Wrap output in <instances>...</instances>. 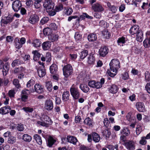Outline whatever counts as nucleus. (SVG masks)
Returning a JSON list of instances; mask_svg holds the SVG:
<instances>
[{
  "label": "nucleus",
  "mask_w": 150,
  "mask_h": 150,
  "mask_svg": "<svg viewBox=\"0 0 150 150\" xmlns=\"http://www.w3.org/2000/svg\"><path fill=\"white\" fill-rule=\"evenodd\" d=\"M22 63V62L18 59H16L13 61L11 64L12 66L14 67L16 66H17Z\"/></svg>",
  "instance_id": "ea45409f"
},
{
  "label": "nucleus",
  "mask_w": 150,
  "mask_h": 150,
  "mask_svg": "<svg viewBox=\"0 0 150 150\" xmlns=\"http://www.w3.org/2000/svg\"><path fill=\"white\" fill-rule=\"evenodd\" d=\"M35 91L37 93L41 94L44 92V87L41 85L37 83L34 86Z\"/></svg>",
  "instance_id": "f8f14e48"
},
{
  "label": "nucleus",
  "mask_w": 150,
  "mask_h": 150,
  "mask_svg": "<svg viewBox=\"0 0 150 150\" xmlns=\"http://www.w3.org/2000/svg\"><path fill=\"white\" fill-rule=\"evenodd\" d=\"M70 96L69 92L68 91H64L62 94V100L64 101L68 100Z\"/></svg>",
  "instance_id": "473e14b6"
},
{
  "label": "nucleus",
  "mask_w": 150,
  "mask_h": 150,
  "mask_svg": "<svg viewBox=\"0 0 150 150\" xmlns=\"http://www.w3.org/2000/svg\"><path fill=\"white\" fill-rule=\"evenodd\" d=\"M32 53L33 54V59L34 61H37L39 59L40 57L41 54L37 50L33 51Z\"/></svg>",
  "instance_id": "7c9ffc66"
},
{
  "label": "nucleus",
  "mask_w": 150,
  "mask_h": 150,
  "mask_svg": "<svg viewBox=\"0 0 150 150\" xmlns=\"http://www.w3.org/2000/svg\"><path fill=\"white\" fill-rule=\"evenodd\" d=\"M21 3L18 0H15L12 4V7L15 12H17L19 10L21 7Z\"/></svg>",
  "instance_id": "423d86ee"
},
{
  "label": "nucleus",
  "mask_w": 150,
  "mask_h": 150,
  "mask_svg": "<svg viewBox=\"0 0 150 150\" xmlns=\"http://www.w3.org/2000/svg\"><path fill=\"white\" fill-rule=\"evenodd\" d=\"M103 123L105 126L107 127L110 124V121L107 118H105L104 119Z\"/></svg>",
  "instance_id": "e2e57ef3"
},
{
  "label": "nucleus",
  "mask_w": 150,
  "mask_h": 150,
  "mask_svg": "<svg viewBox=\"0 0 150 150\" xmlns=\"http://www.w3.org/2000/svg\"><path fill=\"white\" fill-rule=\"evenodd\" d=\"M109 65L110 69L107 70V73L110 77H113L116 74L120 67V61L117 59H113L110 61Z\"/></svg>",
  "instance_id": "f257e3e1"
},
{
  "label": "nucleus",
  "mask_w": 150,
  "mask_h": 150,
  "mask_svg": "<svg viewBox=\"0 0 150 150\" xmlns=\"http://www.w3.org/2000/svg\"><path fill=\"white\" fill-rule=\"evenodd\" d=\"M50 72L52 74H56L58 71L57 65L55 64H53L50 67Z\"/></svg>",
  "instance_id": "a211bd4d"
},
{
  "label": "nucleus",
  "mask_w": 150,
  "mask_h": 150,
  "mask_svg": "<svg viewBox=\"0 0 150 150\" xmlns=\"http://www.w3.org/2000/svg\"><path fill=\"white\" fill-rule=\"evenodd\" d=\"M35 83L34 80L33 79H30L27 83L26 86L28 88H30L31 86H33Z\"/></svg>",
  "instance_id": "4d7b16f0"
},
{
  "label": "nucleus",
  "mask_w": 150,
  "mask_h": 150,
  "mask_svg": "<svg viewBox=\"0 0 150 150\" xmlns=\"http://www.w3.org/2000/svg\"><path fill=\"white\" fill-rule=\"evenodd\" d=\"M73 69L72 67L70 64L65 66L63 69L64 75L65 77H68L72 74Z\"/></svg>",
  "instance_id": "20e7f679"
},
{
  "label": "nucleus",
  "mask_w": 150,
  "mask_h": 150,
  "mask_svg": "<svg viewBox=\"0 0 150 150\" xmlns=\"http://www.w3.org/2000/svg\"><path fill=\"white\" fill-rule=\"evenodd\" d=\"M10 64L8 62H7L3 65V72L4 75L6 76L7 74L9 68Z\"/></svg>",
  "instance_id": "aec40b11"
},
{
  "label": "nucleus",
  "mask_w": 150,
  "mask_h": 150,
  "mask_svg": "<svg viewBox=\"0 0 150 150\" xmlns=\"http://www.w3.org/2000/svg\"><path fill=\"white\" fill-rule=\"evenodd\" d=\"M109 52V49L108 47L105 46H103L100 48L99 50V55L103 57L106 56Z\"/></svg>",
  "instance_id": "1a4fd4ad"
},
{
  "label": "nucleus",
  "mask_w": 150,
  "mask_h": 150,
  "mask_svg": "<svg viewBox=\"0 0 150 150\" xmlns=\"http://www.w3.org/2000/svg\"><path fill=\"white\" fill-rule=\"evenodd\" d=\"M106 147L110 150H113L114 149H116V150H117L118 149V146L117 145H115L114 146L109 145H108Z\"/></svg>",
  "instance_id": "13d9d810"
},
{
  "label": "nucleus",
  "mask_w": 150,
  "mask_h": 150,
  "mask_svg": "<svg viewBox=\"0 0 150 150\" xmlns=\"http://www.w3.org/2000/svg\"><path fill=\"white\" fill-rule=\"evenodd\" d=\"M102 34L103 37L106 39L109 38L110 36V34L108 31L105 30L103 31Z\"/></svg>",
  "instance_id": "c03bdc74"
},
{
  "label": "nucleus",
  "mask_w": 150,
  "mask_h": 150,
  "mask_svg": "<svg viewBox=\"0 0 150 150\" xmlns=\"http://www.w3.org/2000/svg\"><path fill=\"white\" fill-rule=\"evenodd\" d=\"M139 27L137 25H134L132 26L129 30L130 33L134 35L137 33L140 30H139Z\"/></svg>",
  "instance_id": "2eb2a0df"
},
{
  "label": "nucleus",
  "mask_w": 150,
  "mask_h": 150,
  "mask_svg": "<svg viewBox=\"0 0 150 150\" xmlns=\"http://www.w3.org/2000/svg\"><path fill=\"white\" fill-rule=\"evenodd\" d=\"M51 43L49 41H47L44 42L42 45V47L44 50H48L51 46Z\"/></svg>",
  "instance_id": "bb28decb"
},
{
  "label": "nucleus",
  "mask_w": 150,
  "mask_h": 150,
  "mask_svg": "<svg viewBox=\"0 0 150 150\" xmlns=\"http://www.w3.org/2000/svg\"><path fill=\"white\" fill-rule=\"evenodd\" d=\"M103 135L105 136L106 139L109 138L111 135V132L109 129H105L102 132Z\"/></svg>",
  "instance_id": "2f4dec72"
},
{
  "label": "nucleus",
  "mask_w": 150,
  "mask_h": 150,
  "mask_svg": "<svg viewBox=\"0 0 150 150\" xmlns=\"http://www.w3.org/2000/svg\"><path fill=\"white\" fill-rule=\"evenodd\" d=\"M59 25V23H52L50 25V27L54 30H56L57 29Z\"/></svg>",
  "instance_id": "864d4df0"
},
{
  "label": "nucleus",
  "mask_w": 150,
  "mask_h": 150,
  "mask_svg": "<svg viewBox=\"0 0 150 150\" xmlns=\"http://www.w3.org/2000/svg\"><path fill=\"white\" fill-rule=\"evenodd\" d=\"M145 137H143L141 138V139L139 141V143L142 145H145L146 143V140Z\"/></svg>",
  "instance_id": "69168bd1"
},
{
  "label": "nucleus",
  "mask_w": 150,
  "mask_h": 150,
  "mask_svg": "<svg viewBox=\"0 0 150 150\" xmlns=\"http://www.w3.org/2000/svg\"><path fill=\"white\" fill-rule=\"evenodd\" d=\"M84 123L85 124L89 126H91L92 125V121L89 117L86 118L84 121Z\"/></svg>",
  "instance_id": "79ce46f5"
},
{
  "label": "nucleus",
  "mask_w": 150,
  "mask_h": 150,
  "mask_svg": "<svg viewBox=\"0 0 150 150\" xmlns=\"http://www.w3.org/2000/svg\"><path fill=\"white\" fill-rule=\"evenodd\" d=\"M46 87L49 91H51L52 89V86L51 82L49 81L47 82Z\"/></svg>",
  "instance_id": "de8ad7c7"
},
{
  "label": "nucleus",
  "mask_w": 150,
  "mask_h": 150,
  "mask_svg": "<svg viewBox=\"0 0 150 150\" xmlns=\"http://www.w3.org/2000/svg\"><path fill=\"white\" fill-rule=\"evenodd\" d=\"M93 140L95 142H98L100 139V137L99 135L97 133L94 132L93 134Z\"/></svg>",
  "instance_id": "72a5a7b5"
},
{
  "label": "nucleus",
  "mask_w": 150,
  "mask_h": 150,
  "mask_svg": "<svg viewBox=\"0 0 150 150\" xmlns=\"http://www.w3.org/2000/svg\"><path fill=\"white\" fill-rule=\"evenodd\" d=\"M55 142V140L52 137H49L48 139V146L50 147H51Z\"/></svg>",
  "instance_id": "37998d69"
},
{
  "label": "nucleus",
  "mask_w": 150,
  "mask_h": 150,
  "mask_svg": "<svg viewBox=\"0 0 150 150\" xmlns=\"http://www.w3.org/2000/svg\"><path fill=\"white\" fill-rule=\"evenodd\" d=\"M125 145L127 149L133 150L135 149V144L132 141H130L125 143Z\"/></svg>",
  "instance_id": "ddd939ff"
},
{
  "label": "nucleus",
  "mask_w": 150,
  "mask_h": 150,
  "mask_svg": "<svg viewBox=\"0 0 150 150\" xmlns=\"http://www.w3.org/2000/svg\"><path fill=\"white\" fill-rule=\"evenodd\" d=\"M39 20L38 16L35 14L31 15L28 19V22L30 23L34 24L37 23Z\"/></svg>",
  "instance_id": "0eeeda50"
},
{
  "label": "nucleus",
  "mask_w": 150,
  "mask_h": 150,
  "mask_svg": "<svg viewBox=\"0 0 150 150\" xmlns=\"http://www.w3.org/2000/svg\"><path fill=\"white\" fill-rule=\"evenodd\" d=\"M127 41V38L122 37L118 38L117 42L118 45L120 46H123V44H125Z\"/></svg>",
  "instance_id": "4be33fe9"
},
{
  "label": "nucleus",
  "mask_w": 150,
  "mask_h": 150,
  "mask_svg": "<svg viewBox=\"0 0 150 150\" xmlns=\"http://www.w3.org/2000/svg\"><path fill=\"white\" fill-rule=\"evenodd\" d=\"M38 74L40 77H42L46 74V70L44 67H40L37 70Z\"/></svg>",
  "instance_id": "4468645a"
},
{
  "label": "nucleus",
  "mask_w": 150,
  "mask_h": 150,
  "mask_svg": "<svg viewBox=\"0 0 150 150\" xmlns=\"http://www.w3.org/2000/svg\"><path fill=\"white\" fill-rule=\"evenodd\" d=\"M123 134L125 136H128L130 133L129 130L127 128L123 129Z\"/></svg>",
  "instance_id": "680f3d73"
},
{
  "label": "nucleus",
  "mask_w": 150,
  "mask_h": 150,
  "mask_svg": "<svg viewBox=\"0 0 150 150\" xmlns=\"http://www.w3.org/2000/svg\"><path fill=\"white\" fill-rule=\"evenodd\" d=\"M88 54V51L86 50H84L80 53V57L81 59H83L86 57Z\"/></svg>",
  "instance_id": "c9c22d12"
},
{
  "label": "nucleus",
  "mask_w": 150,
  "mask_h": 150,
  "mask_svg": "<svg viewBox=\"0 0 150 150\" xmlns=\"http://www.w3.org/2000/svg\"><path fill=\"white\" fill-rule=\"evenodd\" d=\"M78 83L73 84L70 88V93L73 97L75 99H78L80 96V93L77 87Z\"/></svg>",
  "instance_id": "f03ea898"
},
{
  "label": "nucleus",
  "mask_w": 150,
  "mask_h": 150,
  "mask_svg": "<svg viewBox=\"0 0 150 150\" xmlns=\"http://www.w3.org/2000/svg\"><path fill=\"white\" fill-rule=\"evenodd\" d=\"M16 137L13 136H11L8 138V143L13 144L16 142Z\"/></svg>",
  "instance_id": "49530a36"
},
{
  "label": "nucleus",
  "mask_w": 150,
  "mask_h": 150,
  "mask_svg": "<svg viewBox=\"0 0 150 150\" xmlns=\"http://www.w3.org/2000/svg\"><path fill=\"white\" fill-rule=\"evenodd\" d=\"M118 88L117 86L115 85H112L109 89L110 92L112 94L116 93L118 91Z\"/></svg>",
  "instance_id": "cd10ccee"
},
{
  "label": "nucleus",
  "mask_w": 150,
  "mask_h": 150,
  "mask_svg": "<svg viewBox=\"0 0 150 150\" xmlns=\"http://www.w3.org/2000/svg\"><path fill=\"white\" fill-rule=\"evenodd\" d=\"M138 111L139 112H144L145 111V106L144 103L142 102H137L135 105Z\"/></svg>",
  "instance_id": "9b49d317"
},
{
  "label": "nucleus",
  "mask_w": 150,
  "mask_h": 150,
  "mask_svg": "<svg viewBox=\"0 0 150 150\" xmlns=\"http://www.w3.org/2000/svg\"><path fill=\"white\" fill-rule=\"evenodd\" d=\"M22 109L26 112H32L33 110V108H30L29 107H23Z\"/></svg>",
  "instance_id": "6e6d98bb"
},
{
  "label": "nucleus",
  "mask_w": 150,
  "mask_h": 150,
  "mask_svg": "<svg viewBox=\"0 0 150 150\" xmlns=\"http://www.w3.org/2000/svg\"><path fill=\"white\" fill-rule=\"evenodd\" d=\"M33 46L35 47H38L41 45V42L38 39H36L33 40L32 43Z\"/></svg>",
  "instance_id": "4c0bfd02"
},
{
  "label": "nucleus",
  "mask_w": 150,
  "mask_h": 150,
  "mask_svg": "<svg viewBox=\"0 0 150 150\" xmlns=\"http://www.w3.org/2000/svg\"><path fill=\"white\" fill-rule=\"evenodd\" d=\"M88 85L90 87L93 88H96L97 89L99 88L100 86H98L97 82H96L94 80H91L88 83Z\"/></svg>",
  "instance_id": "393cba45"
},
{
  "label": "nucleus",
  "mask_w": 150,
  "mask_h": 150,
  "mask_svg": "<svg viewBox=\"0 0 150 150\" xmlns=\"http://www.w3.org/2000/svg\"><path fill=\"white\" fill-rule=\"evenodd\" d=\"M99 25L101 27L104 28L107 27V24L106 22L103 20L100 21L99 22Z\"/></svg>",
  "instance_id": "052dcab7"
},
{
  "label": "nucleus",
  "mask_w": 150,
  "mask_h": 150,
  "mask_svg": "<svg viewBox=\"0 0 150 150\" xmlns=\"http://www.w3.org/2000/svg\"><path fill=\"white\" fill-rule=\"evenodd\" d=\"M74 38L76 41H79L82 39V35L79 33L76 32L74 35Z\"/></svg>",
  "instance_id": "a18cd8bd"
},
{
  "label": "nucleus",
  "mask_w": 150,
  "mask_h": 150,
  "mask_svg": "<svg viewBox=\"0 0 150 150\" xmlns=\"http://www.w3.org/2000/svg\"><path fill=\"white\" fill-rule=\"evenodd\" d=\"M107 5L109 9V10L113 13H115L117 11L116 6L114 5H112L111 3L109 2H107Z\"/></svg>",
  "instance_id": "a878e982"
},
{
  "label": "nucleus",
  "mask_w": 150,
  "mask_h": 150,
  "mask_svg": "<svg viewBox=\"0 0 150 150\" xmlns=\"http://www.w3.org/2000/svg\"><path fill=\"white\" fill-rule=\"evenodd\" d=\"M59 36L56 34H52L48 36L49 40L52 42L56 41L58 40Z\"/></svg>",
  "instance_id": "c756f323"
},
{
  "label": "nucleus",
  "mask_w": 150,
  "mask_h": 150,
  "mask_svg": "<svg viewBox=\"0 0 150 150\" xmlns=\"http://www.w3.org/2000/svg\"><path fill=\"white\" fill-rule=\"evenodd\" d=\"M42 121V122H38L37 123L42 126L47 127L49 126V125H51L52 123V121L51 119L47 115L44 116Z\"/></svg>",
  "instance_id": "7ed1b4c3"
},
{
  "label": "nucleus",
  "mask_w": 150,
  "mask_h": 150,
  "mask_svg": "<svg viewBox=\"0 0 150 150\" xmlns=\"http://www.w3.org/2000/svg\"><path fill=\"white\" fill-rule=\"evenodd\" d=\"M13 84L17 88H19L20 85L19 83V81L18 79H14L13 81Z\"/></svg>",
  "instance_id": "338daca9"
},
{
  "label": "nucleus",
  "mask_w": 150,
  "mask_h": 150,
  "mask_svg": "<svg viewBox=\"0 0 150 150\" xmlns=\"http://www.w3.org/2000/svg\"><path fill=\"white\" fill-rule=\"evenodd\" d=\"M91 8L95 12H102L104 10L102 5L98 3L92 4Z\"/></svg>",
  "instance_id": "39448f33"
},
{
  "label": "nucleus",
  "mask_w": 150,
  "mask_h": 150,
  "mask_svg": "<svg viewBox=\"0 0 150 150\" xmlns=\"http://www.w3.org/2000/svg\"><path fill=\"white\" fill-rule=\"evenodd\" d=\"M145 79L146 81H150V74L148 71H146L145 73Z\"/></svg>",
  "instance_id": "5fc2aeb1"
},
{
  "label": "nucleus",
  "mask_w": 150,
  "mask_h": 150,
  "mask_svg": "<svg viewBox=\"0 0 150 150\" xmlns=\"http://www.w3.org/2000/svg\"><path fill=\"white\" fill-rule=\"evenodd\" d=\"M25 67L21 66L20 67L16 68L14 70V72L16 74L22 73L25 72Z\"/></svg>",
  "instance_id": "c85d7f7f"
},
{
  "label": "nucleus",
  "mask_w": 150,
  "mask_h": 150,
  "mask_svg": "<svg viewBox=\"0 0 150 150\" xmlns=\"http://www.w3.org/2000/svg\"><path fill=\"white\" fill-rule=\"evenodd\" d=\"M52 31L50 28H45L43 31L45 35H47L48 36L52 33Z\"/></svg>",
  "instance_id": "f704fd0d"
},
{
  "label": "nucleus",
  "mask_w": 150,
  "mask_h": 150,
  "mask_svg": "<svg viewBox=\"0 0 150 150\" xmlns=\"http://www.w3.org/2000/svg\"><path fill=\"white\" fill-rule=\"evenodd\" d=\"M23 139L25 142H29L32 139V137L27 134H24L23 136Z\"/></svg>",
  "instance_id": "58836bf2"
},
{
  "label": "nucleus",
  "mask_w": 150,
  "mask_h": 150,
  "mask_svg": "<svg viewBox=\"0 0 150 150\" xmlns=\"http://www.w3.org/2000/svg\"><path fill=\"white\" fill-rule=\"evenodd\" d=\"M44 8H46L47 11L53 9L54 7V3L50 1H45L43 5Z\"/></svg>",
  "instance_id": "9d476101"
},
{
  "label": "nucleus",
  "mask_w": 150,
  "mask_h": 150,
  "mask_svg": "<svg viewBox=\"0 0 150 150\" xmlns=\"http://www.w3.org/2000/svg\"><path fill=\"white\" fill-rule=\"evenodd\" d=\"M145 88L147 92L150 94V83H148L146 84Z\"/></svg>",
  "instance_id": "774afa93"
},
{
  "label": "nucleus",
  "mask_w": 150,
  "mask_h": 150,
  "mask_svg": "<svg viewBox=\"0 0 150 150\" xmlns=\"http://www.w3.org/2000/svg\"><path fill=\"white\" fill-rule=\"evenodd\" d=\"M80 88L85 93H88L90 90L89 88L86 84L81 83L79 86Z\"/></svg>",
  "instance_id": "412c9836"
},
{
  "label": "nucleus",
  "mask_w": 150,
  "mask_h": 150,
  "mask_svg": "<svg viewBox=\"0 0 150 150\" xmlns=\"http://www.w3.org/2000/svg\"><path fill=\"white\" fill-rule=\"evenodd\" d=\"M142 0H133L132 1V4L136 7H139L140 6L139 4Z\"/></svg>",
  "instance_id": "8fccbe9b"
},
{
  "label": "nucleus",
  "mask_w": 150,
  "mask_h": 150,
  "mask_svg": "<svg viewBox=\"0 0 150 150\" xmlns=\"http://www.w3.org/2000/svg\"><path fill=\"white\" fill-rule=\"evenodd\" d=\"M87 38L88 40L90 42H93L96 41L97 39L96 34L93 33L89 34L88 35Z\"/></svg>",
  "instance_id": "b1692460"
},
{
  "label": "nucleus",
  "mask_w": 150,
  "mask_h": 150,
  "mask_svg": "<svg viewBox=\"0 0 150 150\" xmlns=\"http://www.w3.org/2000/svg\"><path fill=\"white\" fill-rule=\"evenodd\" d=\"M15 46L16 48L19 49L22 47V45L21 44L19 40L18 39H16L15 40Z\"/></svg>",
  "instance_id": "3c124183"
},
{
  "label": "nucleus",
  "mask_w": 150,
  "mask_h": 150,
  "mask_svg": "<svg viewBox=\"0 0 150 150\" xmlns=\"http://www.w3.org/2000/svg\"><path fill=\"white\" fill-rule=\"evenodd\" d=\"M17 128L19 131H23L24 129V125L21 124H18L17 125Z\"/></svg>",
  "instance_id": "bf43d9fd"
},
{
  "label": "nucleus",
  "mask_w": 150,
  "mask_h": 150,
  "mask_svg": "<svg viewBox=\"0 0 150 150\" xmlns=\"http://www.w3.org/2000/svg\"><path fill=\"white\" fill-rule=\"evenodd\" d=\"M136 34V39L139 42H142L143 39V33L142 31L139 30Z\"/></svg>",
  "instance_id": "f3484780"
},
{
  "label": "nucleus",
  "mask_w": 150,
  "mask_h": 150,
  "mask_svg": "<svg viewBox=\"0 0 150 150\" xmlns=\"http://www.w3.org/2000/svg\"><path fill=\"white\" fill-rule=\"evenodd\" d=\"M63 5L61 4H59L55 6V10L56 12H59L63 10Z\"/></svg>",
  "instance_id": "603ef678"
},
{
  "label": "nucleus",
  "mask_w": 150,
  "mask_h": 150,
  "mask_svg": "<svg viewBox=\"0 0 150 150\" xmlns=\"http://www.w3.org/2000/svg\"><path fill=\"white\" fill-rule=\"evenodd\" d=\"M44 108L48 111L52 110L53 108V104L52 101L50 100H46L45 102Z\"/></svg>",
  "instance_id": "6e6552de"
},
{
  "label": "nucleus",
  "mask_w": 150,
  "mask_h": 150,
  "mask_svg": "<svg viewBox=\"0 0 150 150\" xmlns=\"http://www.w3.org/2000/svg\"><path fill=\"white\" fill-rule=\"evenodd\" d=\"M11 110V108L10 106L8 105L0 109V114L2 115L6 114L8 113Z\"/></svg>",
  "instance_id": "dca6fc26"
},
{
  "label": "nucleus",
  "mask_w": 150,
  "mask_h": 150,
  "mask_svg": "<svg viewBox=\"0 0 150 150\" xmlns=\"http://www.w3.org/2000/svg\"><path fill=\"white\" fill-rule=\"evenodd\" d=\"M65 10H66L65 11V14L68 16L71 15L73 12V10L71 8L66 7L65 8Z\"/></svg>",
  "instance_id": "09e8293b"
},
{
  "label": "nucleus",
  "mask_w": 150,
  "mask_h": 150,
  "mask_svg": "<svg viewBox=\"0 0 150 150\" xmlns=\"http://www.w3.org/2000/svg\"><path fill=\"white\" fill-rule=\"evenodd\" d=\"M49 20V18L47 17L43 18L40 21V23L43 25L46 23Z\"/></svg>",
  "instance_id": "0e129e2a"
},
{
  "label": "nucleus",
  "mask_w": 150,
  "mask_h": 150,
  "mask_svg": "<svg viewBox=\"0 0 150 150\" xmlns=\"http://www.w3.org/2000/svg\"><path fill=\"white\" fill-rule=\"evenodd\" d=\"M95 58L93 54L90 55L88 58L87 62L89 64H93L95 62Z\"/></svg>",
  "instance_id": "5701e85b"
},
{
  "label": "nucleus",
  "mask_w": 150,
  "mask_h": 150,
  "mask_svg": "<svg viewBox=\"0 0 150 150\" xmlns=\"http://www.w3.org/2000/svg\"><path fill=\"white\" fill-rule=\"evenodd\" d=\"M144 46L146 48L150 47V37L145 40L143 42Z\"/></svg>",
  "instance_id": "a19ab883"
},
{
  "label": "nucleus",
  "mask_w": 150,
  "mask_h": 150,
  "mask_svg": "<svg viewBox=\"0 0 150 150\" xmlns=\"http://www.w3.org/2000/svg\"><path fill=\"white\" fill-rule=\"evenodd\" d=\"M67 139L68 142L76 145L77 142V139L75 137L72 136H68L67 137Z\"/></svg>",
  "instance_id": "6ab92c4d"
},
{
  "label": "nucleus",
  "mask_w": 150,
  "mask_h": 150,
  "mask_svg": "<svg viewBox=\"0 0 150 150\" xmlns=\"http://www.w3.org/2000/svg\"><path fill=\"white\" fill-rule=\"evenodd\" d=\"M34 138L36 141L40 145L42 144V141L41 137L38 135L36 134L34 136Z\"/></svg>",
  "instance_id": "e433bc0d"
}]
</instances>
